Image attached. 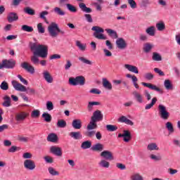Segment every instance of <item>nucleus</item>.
I'll return each instance as SVG.
<instances>
[{
	"label": "nucleus",
	"mask_w": 180,
	"mask_h": 180,
	"mask_svg": "<svg viewBox=\"0 0 180 180\" xmlns=\"http://www.w3.org/2000/svg\"><path fill=\"white\" fill-rule=\"evenodd\" d=\"M147 150L148 151H158L160 150V147H158V145L155 143H150L147 146Z\"/></svg>",
	"instance_id": "26"
},
{
	"label": "nucleus",
	"mask_w": 180,
	"mask_h": 180,
	"mask_svg": "<svg viewBox=\"0 0 180 180\" xmlns=\"http://www.w3.org/2000/svg\"><path fill=\"white\" fill-rule=\"evenodd\" d=\"M27 117V112H20L15 115V120H17V122H22V120H25Z\"/></svg>",
	"instance_id": "19"
},
{
	"label": "nucleus",
	"mask_w": 180,
	"mask_h": 180,
	"mask_svg": "<svg viewBox=\"0 0 180 180\" xmlns=\"http://www.w3.org/2000/svg\"><path fill=\"white\" fill-rule=\"evenodd\" d=\"M144 78L148 79V81H151L152 79H154V75L151 72H147L144 75Z\"/></svg>",
	"instance_id": "55"
},
{
	"label": "nucleus",
	"mask_w": 180,
	"mask_h": 180,
	"mask_svg": "<svg viewBox=\"0 0 180 180\" xmlns=\"http://www.w3.org/2000/svg\"><path fill=\"white\" fill-rule=\"evenodd\" d=\"M97 121L95 120H92L91 118L90 122L87 125V130H95V129H98V124H96Z\"/></svg>",
	"instance_id": "27"
},
{
	"label": "nucleus",
	"mask_w": 180,
	"mask_h": 180,
	"mask_svg": "<svg viewBox=\"0 0 180 180\" xmlns=\"http://www.w3.org/2000/svg\"><path fill=\"white\" fill-rule=\"evenodd\" d=\"M46 109L47 110H53V109H54V105L53 104V102L51 101L46 102Z\"/></svg>",
	"instance_id": "60"
},
{
	"label": "nucleus",
	"mask_w": 180,
	"mask_h": 180,
	"mask_svg": "<svg viewBox=\"0 0 180 180\" xmlns=\"http://www.w3.org/2000/svg\"><path fill=\"white\" fill-rule=\"evenodd\" d=\"M119 122L121 123H125V124H128L129 126H133L134 124L131 120H129L126 116H122L119 118Z\"/></svg>",
	"instance_id": "29"
},
{
	"label": "nucleus",
	"mask_w": 180,
	"mask_h": 180,
	"mask_svg": "<svg viewBox=\"0 0 180 180\" xmlns=\"http://www.w3.org/2000/svg\"><path fill=\"white\" fill-rule=\"evenodd\" d=\"M69 84L72 86H77V85H79L82 86L85 85V77L84 76H77L76 77H70L69 79Z\"/></svg>",
	"instance_id": "5"
},
{
	"label": "nucleus",
	"mask_w": 180,
	"mask_h": 180,
	"mask_svg": "<svg viewBox=\"0 0 180 180\" xmlns=\"http://www.w3.org/2000/svg\"><path fill=\"white\" fill-rule=\"evenodd\" d=\"M91 119L95 120L96 122H102V120H103V114H102L101 110H97L94 112L93 116Z\"/></svg>",
	"instance_id": "8"
},
{
	"label": "nucleus",
	"mask_w": 180,
	"mask_h": 180,
	"mask_svg": "<svg viewBox=\"0 0 180 180\" xmlns=\"http://www.w3.org/2000/svg\"><path fill=\"white\" fill-rule=\"evenodd\" d=\"M101 157H103V158H105V160H114L113 158V154H112V152L109 150H104L101 153Z\"/></svg>",
	"instance_id": "17"
},
{
	"label": "nucleus",
	"mask_w": 180,
	"mask_h": 180,
	"mask_svg": "<svg viewBox=\"0 0 180 180\" xmlns=\"http://www.w3.org/2000/svg\"><path fill=\"white\" fill-rule=\"evenodd\" d=\"M3 99L4 101L2 103L3 106H4V108H9V106H11V97L5 96Z\"/></svg>",
	"instance_id": "39"
},
{
	"label": "nucleus",
	"mask_w": 180,
	"mask_h": 180,
	"mask_svg": "<svg viewBox=\"0 0 180 180\" xmlns=\"http://www.w3.org/2000/svg\"><path fill=\"white\" fill-rule=\"evenodd\" d=\"M116 44L117 49H120V50H124L127 47V42L123 38L117 39Z\"/></svg>",
	"instance_id": "10"
},
{
	"label": "nucleus",
	"mask_w": 180,
	"mask_h": 180,
	"mask_svg": "<svg viewBox=\"0 0 180 180\" xmlns=\"http://www.w3.org/2000/svg\"><path fill=\"white\" fill-rule=\"evenodd\" d=\"M7 19L9 23H12V22H16V20L19 19V16H18V14L16 13H10L8 15Z\"/></svg>",
	"instance_id": "21"
},
{
	"label": "nucleus",
	"mask_w": 180,
	"mask_h": 180,
	"mask_svg": "<svg viewBox=\"0 0 180 180\" xmlns=\"http://www.w3.org/2000/svg\"><path fill=\"white\" fill-rule=\"evenodd\" d=\"M127 78H131L132 80V84L136 88V89H139L140 88V86H139V84H137V81H139V79H137V77L136 75H131V74H127L126 75Z\"/></svg>",
	"instance_id": "18"
},
{
	"label": "nucleus",
	"mask_w": 180,
	"mask_h": 180,
	"mask_svg": "<svg viewBox=\"0 0 180 180\" xmlns=\"http://www.w3.org/2000/svg\"><path fill=\"white\" fill-rule=\"evenodd\" d=\"M157 98L156 97H154L152 98L151 102L149 104H146L145 106V109L146 110H148L150 109H151V108H153V106H154L155 105V103H157Z\"/></svg>",
	"instance_id": "41"
},
{
	"label": "nucleus",
	"mask_w": 180,
	"mask_h": 180,
	"mask_svg": "<svg viewBox=\"0 0 180 180\" xmlns=\"http://www.w3.org/2000/svg\"><path fill=\"white\" fill-rule=\"evenodd\" d=\"M116 167L118 169H121V171H124V169H126V165H123V163H116Z\"/></svg>",
	"instance_id": "63"
},
{
	"label": "nucleus",
	"mask_w": 180,
	"mask_h": 180,
	"mask_svg": "<svg viewBox=\"0 0 180 180\" xmlns=\"http://www.w3.org/2000/svg\"><path fill=\"white\" fill-rule=\"evenodd\" d=\"M49 15V11H41L40 13H39V18L40 19H42L43 20H44V22H46V23H49L47 22V18L46 16H47Z\"/></svg>",
	"instance_id": "43"
},
{
	"label": "nucleus",
	"mask_w": 180,
	"mask_h": 180,
	"mask_svg": "<svg viewBox=\"0 0 180 180\" xmlns=\"http://www.w3.org/2000/svg\"><path fill=\"white\" fill-rule=\"evenodd\" d=\"M152 60H153V61H161L162 60V57H161L160 53L154 52L153 53Z\"/></svg>",
	"instance_id": "45"
},
{
	"label": "nucleus",
	"mask_w": 180,
	"mask_h": 180,
	"mask_svg": "<svg viewBox=\"0 0 180 180\" xmlns=\"http://www.w3.org/2000/svg\"><path fill=\"white\" fill-rule=\"evenodd\" d=\"M103 86L108 91H112L113 86L106 78H103Z\"/></svg>",
	"instance_id": "25"
},
{
	"label": "nucleus",
	"mask_w": 180,
	"mask_h": 180,
	"mask_svg": "<svg viewBox=\"0 0 180 180\" xmlns=\"http://www.w3.org/2000/svg\"><path fill=\"white\" fill-rule=\"evenodd\" d=\"M105 127L108 131H116L117 130V126L116 125L107 124Z\"/></svg>",
	"instance_id": "50"
},
{
	"label": "nucleus",
	"mask_w": 180,
	"mask_h": 180,
	"mask_svg": "<svg viewBox=\"0 0 180 180\" xmlns=\"http://www.w3.org/2000/svg\"><path fill=\"white\" fill-rule=\"evenodd\" d=\"M91 147H92V142L90 141H85L81 144V148L82 150H88V148H91Z\"/></svg>",
	"instance_id": "34"
},
{
	"label": "nucleus",
	"mask_w": 180,
	"mask_h": 180,
	"mask_svg": "<svg viewBox=\"0 0 180 180\" xmlns=\"http://www.w3.org/2000/svg\"><path fill=\"white\" fill-rule=\"evenodd\" d=\"M132 95L137 103H144V96L140 92L134 91L132 92Z\"/></svg>",
	"instance_id": "7"
},
{
	"label": "nucleus",
	"mask_w": 180,
	"mask_h": 180,
	"mask_svg": "<svg viewBox=\"0 0 180 180\" xmlns=\"http://www.w3.org/2000/svg\"><path fill=\"white\" fill-rule=\"evenodd\" d=\"M131 180H144L139 173H134L131 176Z\"/></svg>",
	"instance_id": "46"
},
{
	"label": "nucleus",
	"mask_w": 180,
	"mask_h": 180,
	"mask_svg": "<svg viewBox=\"0 0 180 180\" xmlns=\"http://www.w3.org/2000/svg\"><path fill=\"white\" fill-rule=\"evenodd\" d=\"M103 144L99 143L93 145L91 147L92 151H103Z\"/></svg>",
	"instance_id": "30"
},
{
	"label": "nucleus",
	"mask_w": 180,
	"mask_h": 180,
	"mask_svg": "<svg viewBox=\"0 0 180 180\" xmlns=\"http://www.w3.org/2000/svg\"><path fill=\"white\" fill-rule=\"evenodd\" d=\"M98 165L101 168H109V167L110 166V163L106 160L103 159L98 162Z\"/></svg>",
	"instance_id": "38"
},
{
	"label": "nucleus",
	"mask_w": 180,
	"mask_h": 180,
	"mask_svg": "<svg viewBox=\"0 0 180 180\" xmlns=\"http://www.w3.org/2000/svg\"><path fill=\"white\" fill-rule=\"evenodd\" d=\"M31 61L35 65H37V64H39L40 60H39V58L37 57V54H35V55L34 54V56H32L31 57Z\"/></svg>",
	"instance_id": "53"
},
{
	"label": "nucleus",
	"mask_w": 180,
	"mask_h": 180,
	"mask_svg": "<svg viewBox=\"0 0 180 180\" xmlns=\"http://www.w3.org/2000/svg\"><path fill=\"white\" fill-rule=\"evenodd\" d=\"M24 167L26 169L33 171V169L36 168V164L34 163V161L27 159L24 161Z\"/></svg>",
	"instance_id": "11"
},
{
	"label": "nucleus",
	"mask_w": 180,
	"mask_h": 180,
	"mask_svg": "<svg viewBox=\"0 0 180 180\" xmlns=\"http://www.w3.org/2000/svg\"><path fill=\"white\" fill-rule=\"evenodd\" d=\"M24 12L25 13H27V15H31V16H33V15H34V10L29 8V7H27L24 9Z\"/></svg>",
	"instance_id": "59"
},
{
	"label": "nucleus",
	"mask_w": 180,
	"mask_h": 180,
	"mask_svg": "<svg viewBox=\"0 0 180 180\" xmlns=\"http://www.w3.org/2000/svg\"><path fill=\"white\" fill-rule=\"evenodd\" d=\"M119 138L123 137V140L125 143H129L131 140V134L127 130H124L123 134H118Z\"/></svg>",
	"instance_id": "12"
},
{
	"label": "nucleus",
	"mask_w": 180,
	"mask_h": 180,
	"mask_svg": "<svg viewBox=\"0 0 180 180\" xmlns=\"http://www.w3.org/2000/svg\"><path fill=\"white\" fill-rule=\"evenodd\" d=\"M127 1L131 9H136V8H137V3H136L134 0H127Z\"/></svg>",
	"instance_id": "57"
},
{
	"label": "nucleus",
	"mask_w": 180,
	"mask_h": 180,
	"mask_svg": "<svg viewBox=\"0 0 180 180\" xmlns=\"http://www.w3.org/2000/svg\"><path fill=\"white\" fill-rule=\"evenodd\" d=\"M72 126L73 129H76L77 130H79L82 127V122H81V120L77 119L74 120L72 122Z\"/></svg>",
	"instance_id": "20"
},
{
	"label": "nucleus",
	"mask_w": 180,
	"mask_h": 180,
	"mask_svg": "<svg viewBox=\"0 0 180 180\" xmlns=\"http://www.w3.org/2000/svg\"><path fill=\"white\" fill-rule=\"evenodd\" d=\"M76 46L81 50V51H85V50H86V44H82L81 41H77Z\"/></svg>",
	"instance_id": "42"
},
{
	"label": "nucleus",
	"mask_w": 180,
	"mask_h": 180,
	"mask_svg": "<svg viewBox=\"0 0 180 180\" xmlns=\"http://www.w3.org/2000/svg\"><path fill=\"white\" fill-rule=\"evenodd\" d=\"M31 116L32 117H39L40 116V111L39 110H34L32 112Z\"/></svg>",
	"instance_id": "62"
},
{
	"label": "nucleus",
	"mask_w": 180,
	"mask_h": 180,
	"mask_svg": "<svg viewBox=\"0 0 180 180\" xmlns=\"http://www.w3.org/2000/svg\"><path fill=\"white\" fill-rule=\"evenodd\" d=\"M37 27L39 33L43 34V33L46 32V30H44V27H43V23L41 22L38 23Z\"/></svg>",
	"instance_id": "52"
},
{
	"label": "nucleus",
	"mask_w": 180,
	"mask_h": 180,
	"mask_svg": "<svg viewBox=\"0 0 180 180\" xmlns=\"http://www.w3.org/2000/svg\"><path fill=\"white\" fill-rule=\"evenodd\" d=\"M91 30L94 32L93 33L94 37L98 39V40H106L108 37H105L103 33H105V30L99 26H94L91 28Z\"/></svg>",
	"instance_id": "3"
},
{
	"label": "nucleus",
	"mask_w": 180,
	"mask_h": 180,
	"mask_svg": "<svg viewBox=\"0 0 180 180\" xmlns=\"http://www.w3.org/2000/svg\"><path fill=\"white\" fill-rule=\"evenodd\" d=\"M0 89L2 91H8V89H9V84H8V82L3 81L0 84Z\"/></svg>",
	"instance_id": "48"
},
{
	"label": "nucleus",
	"mask_w": 180,
	"mask_h": 180,
	"mask_svg": "<svg viewBox=\"0 0 180 180\" xmlns=\"http://www.w3.org/2000/svg\"><path fill=\"white\" fill-rule=\"evenodd\" d=\"M11 85L13 86L14 89H15V91H18L19 92H27V94H28L29 95H32L34 94V92H36L34 89H32L30 87L26 88V86L18 82L16 80H13L11 82Z\"/></svg>",
	"instance_id": "2"
},
{
	"label": "nucleus",
	"mask_w": 180,
	"mask_h": 180,
	"mask_svg": "<svg viewBox=\"0 0 180 180\" xmlns=\"http://www.w3.org/2000/svg\"><path fill=\"white\" fill-rule=\"evenodd\" d=\"M5 68H13L16 63L14 60H4Z\"/></svg>",
	"instance_id": "32"
},
{
	"label": "nucleus",
	"mask_w": 180,
	"mask_h": 180,
	"mask_svg": "<svg viewBox=\"0 0 180 180\" xmlns=\"http://www.w3.org/2000/svg\"><path fill=\"white\" fill-rule=\"evenodd\" d=\"M20 67L22 68L23 70H25L27 72H29L30 74H34V68L27 62H23L21 63Z\"/></svg>",
	"instance_id": "9"
},
{
	"label": "nucleus",
	"mask_w": 180,
	"mask_h": 180,
	"mask_svg": "<svg viewBox=\"0 0 180 180\" xmlns=\"http://www.w3.org/2000/svg\"><path fill=\"white\" fill-rule=\"evenodd\" d=\"M42 117L44 118V121L47 123H50V122H51V115L47 112L43 113Z\"/></svg>",
	"instance_id": "51"
},
{
	"label": "nucleus",
	"mask_w": 180,
	"mask_h": 180,
	"mask_svg": "<svg viewBox=\"0 0 180 180\" xmlns=\"http://www.w3.org/2000/svg\"><path fill=\"white\" fill-rule=\"evenodd\" d=\"M164 86H165V89H167V91H171V90L174 89L172 83L171 82V80H169V79L165 80Z\"/></svg>",
	"instance_id": "35"
},
{
	"label": "nucleus",
	"mask_w": 180,
	"mask_h": 180,
	"mask_svg": "<svg viewBox=\"0 0 180 180\" xmlns=\"http://www.w3.org/2000/svg\"><path fill=\"white\" fill-rule=\"evenodd\" d=\"M79 3V8H80L81 11L82 12H85V13H91L92 12V9L91 8L86 7V5L84 4V0H77Z\"/></svg>",
	"instance_id": "14"
},
{
	"label": "nucleus",
	"mask_w": 180,
	"mask_h": 180,
	"mask_svg": "<svg viewBox=\"0 0 180 180\" xmlns=\"http://www.w3.org/2000/svg\"><path fill=\"white\" fill-rule=\"evenodd\" d=\"M32 51L34 54L41 57V58H47L49 54V46L37 43H31L30 45Z\"/></svg>",
	"instance_id": "1"
},
{
	"label": "nucleus",
	"mask_w": 180,
	"mask_h": 180,
	"mask_svg": "<svg viewBox=\"0 0 180 180\" xmlns=\"http://www.w3.org/2000/svg\"><path fill=\"white\" fill-rule=\"evenodd\" d=\"M50 152L54 155H57V157H61L63 155V152H61V148L58 146H51Z\"/></svg>",
	"instance_id": "15"
},
{
	"label": "nucleus",
	"mask_w": 180,
	"mask_h": 180,
	"mask_svg": "<svg viewBox=\"0 0 180 180\" xmlns=\"http://www.w3.org/2000/svg\"><path fill=\"white\" fill-rule=\"evenodd\" d=\"M46 140L51 143H57L58 141V136H57V134L51 133L48 135Z\"/></svg>",
	"instance_id": "23"
},
{
	"label": "nucleus",
	"mask_w": 180,
	"mask_h": 180,
	"mask_svg": "<svg viewBox=\"0 0 180 180\" xmlns=\"http://www.w3.org/2000/svg\"><path fill=\"white\" fill-rule=\"evenodd\" d=\"M124 67L130 72H134V74H139V68L136 66L130 64H125Z\"/></svg>",
	"instance_id": "16"
},
{
	"label": "nucleus",
	"mask_w": 180,
	"mask_h": 180,
	"mask_svg": "<svg viewBox=\"0 0 180 180\" xmlns=\"http://www.w3.org/2000/svg\"><path fill=\"white\" fill-rule=\"evenodd\" d=\"M57 127L60 129H64V127H67V122L64 120H59L57 122Z\"/></svg>",
	"instance_id": "44"
},
{
	"label": "nucleus",
	"mask_w": 180,
	"mask_h": 180,
	"mask_svg": "<svg viewBox=\"0 0 180 180\" xmlns=\"http://www.w3.org/2000/svg\"><path fill=\"white\" fill-rule=\"evenodd\" d=\"M146 33L148 34V36H152V37L155 36V27L154 26L148 27L146 30Z\"/></svg>",
	"instance_id": "36"
},
{
	"label": "nucleus",
	"mask_w": 180,
	"mask_h": 180,
	"mask_svg": "<svg viewBox=\"0 0 180 180\" xmlns=\"http://www.w3.org/2000/svg\"><path fill=\"white\" fill-rule=\"evenodd\" d=\"M43 77L45 81L48 82V84H51L53 82V77L51 75H50V72L49 71H44L43 72Z\"/></svg>",
	"instance_id": "24"
},
{
	"label": "nucleus",
	"mask_w": 180,
	"mask_h": 180,
	"mask_svg": "<svg viewBox=\"0 0 180 180\" xmlns=\"http://www.w3.org/2000/svg\"><path fill=\"white\" fill-rule=\"evenodd\" d=\"M18 139L19 141H22V143H27V141H29V137H26V136H19Z\"/></svg>",
	"instance_id": "64"
},
{
	"label": "nucleus",
	"mask_w": 180,
	"mask_h": 180,
	"mask_svg": "<svg viewBox=\"0 0 180 180\" xmlns=\"http://www.w3.org/2000/svg\"><path fill=\"white\" fill-rule=\"evenodd\" d=\"M53 12L58 15V16H65V11H64L63 9H61L60 7H55L53 8Z\"/></svg>",
	"instance_id": "40"
},
{
	"label": "nucleus",
	"mask_w": 180,
	"mask_h": 180,
	"mask_svg": "<svg viewBox=\"0 0 180 180\" xmlns=\"http://www.w3.org/2000/svg\"><path fill=\"white\" fill-rule=\"evenodd\" d=\"M47 30L51 37H57L60 34V27L56 22H51L48 26Z\"/></svg>",
	"instance_id": "4"
},
{
	"label": "nucleus",
	"mask_w": 180,
	"mask_h": 180,
	"mask_svg": "<svg viewBox=\"0 0 180 180\" xmlns=\"http://www.w3.org/2000/svg\"><path fill=\"white\" fill-rule=\"evenodd\" d=\"M165 128L168 131L169 134H172V133L175 131V130L174 129V125L171 122H167L165 123Z\"/></svg>",
	"instance_id": "31"
},
{
	"label": "nucleus",
	"mask_w": 180,
	"mask_h": 180,
	"mask_svg": "<svg viewBox=\"0 0 180 180\" xmlns=\"http://www.w3.org/2000/svg\"><path fill=\"white\" fill-rule=\"evenodd\" d=\"M153 49V45L149 43H147L144 45L143 50L145 53H148Z\"/></svg>",
	"instance_id": "58"
},
{
	"label": "nucleus",
	"mask_w": 180,
	"mask_h": 180,
	"mask_svg": "<svg viewBox=\"0 0 180 180\" xmlns=\"http://www.w3.org/2000/svg\"><path fill=\"white\" fill-rule=\"evenodd\" d=\"M79 61H82V63H84V64H88L89 65H92V62L84 57H79Z\"/></svg>",
	"instance_id": "56"
},
{
	"label": "nucleus",
	"mask_w": 180,
	"mask_h": 180,
	"mask_svg": "<svg viewBox=\"0 0 180 180\" xmlns=\"http://www.w3.org/2000/svg\"><path fill=\"white\" fill-rule=\"evenodd\" d=\"M19 150H20V148L13 146L8 150V153H16V151H18Z\"/></svg>",
	"instance_id": "61"
},
{
	"label": "nucleus",
	"mask_w": 180,
	"mask_h": 180,
	"mask_svg": "<svg viewBox=\"0 0 180 180\" xmlns=\"http://www.w3.org/2000/svg\"><path fill=\"white\" fill-rule=\"evenodd\" d=\"M69 136L72 139H74V140H81V139H82V134H81V132L79 131H72L69 134Z\"/></svg>",
	"instance_id": "28"
},
{
	"label": "nucleus",
	"mask_w": 180,
	"mask_h": 180,
	"mask_svg": "<svg viewBox=\"0 0 180 180\" xmlns=\"http://www.w3.org/2000/svg\"><path fill=\"white\" fill-rule=\"evenodd\" d=\"M156 29L158 32H164V30L165 29V22H164V21H159L157 22Z\"/></svg>",
	"instance_id": "37"
},
{
	"label": "nucleus",
	"mask_w": 180,
	"mask_h": 180,
	"mask_svg": "<svg viewBox=\"0 0 180 180\" xmlns=\"http://www.w3.org/2000/svg\"><path fill=\"white\" fill-rule=\"evenodd\" d=\"M101 103L98 101H89L87 105L88 112H92L94 110V106H99Z\"/></svg>",
	"instance_id": "22"
},
{
	"label": "nucleus",
	"mask_w": 180,
	"mask_h": 180,
	"mask_svg": "<svg viewBox=\"0 0 180 180\" xmlns=\"http://www.w3.org/2000/svg\"><path fill=\"white\" fill-rule=\"evenodd\" d=\"M160 117L163 120L169 119V112L167 110V107L162 104H160L158 107Z\"/></svg>",
	"instance_id": "6"
},
{
	"label": "nucleus",
	"mask_w": 180,
	"mask_h": 180,
	"mask_svg": "<svg viewBox=\"0 0 180 180\" xmlns=\"http://www.w3.org/2000/svg\"><path fill=\"white\" fill-rule=\"evenodd\" d=\"M142 85L143 86H146V88H149V89H152V91H155L156 92H159V94H162V89H160V87L152 84L150 83H146V82H142Z\"/></svg>",
	"instance_id": "13"
},
{
	"label": "nucleus",
	"mask_w": 180,
	"mask_h": 180,
	"mask_svg": "<svg viewBox=\"0 0 180 180\" xmlns=\"http://www.w3.org/2000/svg\"><path fill=\"white\" fill-rule=\"evenodd\" d=\"M66 8L70 11V12H72V13H75L77 12V7L72 4H67Z\"/></svg>",
	"instance_id": "49"
},
{
	"label": "nucleus",
	"mask_w": 180,
	"mask_h": 180,
	"mask_svg": "<svg viewBox=\"0 0 180 180\" xmlns=\"http://www.w3.org/2000/svg\"><path fill=\"white\" fill-rule=\"evenodd\" d=\"M21 30L23 32H27L28 33H32V32H33V27L24 25L22 26Z\"/></svg>",
	"instance_id": "47"
},
{
	"label": "nucleus",
	"mask_w": 180,
	"mask_h": 180,
	"mask_svg": "<svg viewBox=\"0 0 180 180\" xmlns=\"http://www.w3.org/2000/svg\"><path fill=\"white\" fill-rule=\"evenodd\" d=\"M106 33L108 34V36L110 37H112V39H117V32L112 29H105Z\"/></svg>",
	"instance_id": "33"
},
{
	"label": "nucleus",
	"mask_w": 180,
	"mask_h": 180,
	"mask_svg": "<svg viewBox=\"0 0 180 180\" xmlns=\"http://www.w3.org/2000/svg\"><path fill=\"white\" fill-rule=\"evenodd\" d=\"M48 171L51 175H53V176L60 175V173L56 171V169H54V168H53V167H49L48 169Z\"/></svg>",
	"instance_id": "54"
}]
</instances>
